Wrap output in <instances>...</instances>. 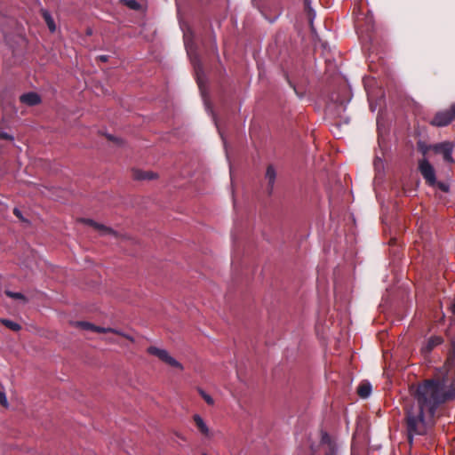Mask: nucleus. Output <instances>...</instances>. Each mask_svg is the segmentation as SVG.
<instances>
[{
    "label": "nucleus",
    "instance_id": "1a4fd4ad",
    "mask_svg": "<svg viewBox=\"0 0 455 455\" xmlns=\"http://www.w3.org/2000/svg\"><path fill=\"white\" fill-rule=\"evenodd\" d=\"M417 226H418V235L419 238L415 240L414 243V250L417 251L419 256L424 259L425 258V252H426V241L425 236L427 234V231L424 227V220H421L420 222L417 220Z\"/></svg>",
    "mask_w": 455,
    "mask_h": 455
},
{
    "label": "nucleus",
    "instance_id": "393cba45",
    "mask_svg": "<svg viewBox=\"0 0 455 455\" xmlns=\"http://www.w3.org/2000/svg\"><path fill=\"white\" fill-rule=\"evenodd\" d=\"M0 404L3 406H7V398L4 392L0 391Z\"/></svg>",
    "mask_w": 455,
    "mask_h": 455
},
{
    "label": "nucleus",
    "instance_id": "aec40b11",
    "mask_svg": "<svg viewBox=\"0 0 455 455\" xmlns=\"http://www.w3.org/2000/svg\"><path fill=\"white\" fill-rule=\"evenodd\" d=\"M194 421L196 426L197 427L198 430L203 435H208L209 428L207 427L206 424L204 423V419L197 414L194 415Z\"/></svg>",
    "mask_w": 455,
    "mask_h": 455
},
{
    "label": "nucleus",
    "instance_id": "9d476101",
    "mask_svg": "<svg viewBox=\"0 0 455 455\" xmlns=\"http://www.w3.org/2000/svg\"><path fill=\"white\" fill-rule=\"evenodd\" d=\"M321 445L324 448V455H339L337 444L326 432L322 434Z\"/></svg>",
    "mask_w": 455,
    "mask_h": 455
},
{
    "label": "nucleus",
    "instance_id": "7ed1b4c3",
    "mask_svg": "<svg viewBox=\"0 0 455 455\" xmlns=\"http://www.w3.org/2000/svg\"><path fill=\"white\" fill-rule=\"evenodd\" d=\"M452 170L451 165L435 169L428 163V187L441 204L446 203V195L450 193Z\"/></svg>",
    "mask_w": 455,
    "mask_h": 455
},
{
    "label": "nucleus",
    "instance_id": "39448f33",
    "mask_svg": "<svg viewBox=\"0 0 455 455\" xmlns=\"http://www.w3.org/2000/svg\"><path fill=\"white\" fill-rule=\"evenodd\" d=\"M282 5L278 0L267 3L261 9V13L270 23L275 22L282 14Z\"/></svg>",
    "mask_w": 455,
    "mask_h": 455
},
{
    "label": "nucleus",
    "instance_id": "4be33fe9",
    "mask_svg": "<svg viewBox=\"0 0 455 455\" xmlns=\"http://www.w3.org/2000/svg\"><path fill=\"white\" fill-rule=\"evenodd\" d=\"M5 294L7 297L9 298H12V299H20L22 300L24 303H27L28 302V299L25 297V295H23L22 293L20 292H15V291H5Z\"/></svg>",
    "mask_w": 455,
    "mask_h": 455
},
{
    "label": "nucleus",
    "instance_id": "6ab92c4d",
    "mask_svg": "<svg viewBox=\"0 0 455 455\" xmlns=\"http://www.w3.org/2000/svg\"><path fill=\"white\" fill-rule=\"evenodd\" d=\"M371 392V386L369 382L359 385L357 394L362 398H367Z\"/></svg>",
    "mask_w": 455,
    "mask_h": 455
},
{
    "label": "nucleus",
    "instance_id": "0eeeda50",
    "mask_svg": "<svg viewBox=\"0 0 455 455\" xmlns=\"http://www.w3.org/2000/svg\"><path fill=\"white\" fill-rule=\"evenodd\" d=\"M148 353L158 357L164 363L169 364L172 367L179 368L180 370H183V366L180 363H179L176 359L172 357L169 353L165 349H161L156 347H149L148 348Z\"/></svg>",
    "mask_w": 455,
    "mask_h": 455
},
{
    "label": "nucleus",
    "instance_id": "473e14b6",
    "mask_svg": "<svg viewBox=\"0 0 455 455\" xmlns=\"http://www.w3.org/2000/svg\"><path fill=\"white\" fill-rule=\"evenodd\" d=\"M204 455H206V454H204Z\"/></svg>",
    "mask_w": 455,
    "mask_h": 455
},
{
    "label": "nucleus",
    "instance_id": "f03ea898",
    "mask_svg": "<svg viewBox=\"0 0 455 455\" xmlns=\"http://www.w3.org/2000/svg\"><path fill=\"white\" fill-rule=\"evenodd\" d=\"M448 363L455 368V341L452 342V350L448 358ZM428 419L434 415V406L455 399V377L448 373H441L434 379H428Z\"/></svg>",
    "mask_w": 455,
    "mask_h": 455
},
{
    "label": "nucleus",
    "instance_id": "2eb2a0df",
    "mask_svg": "<svg viewBox=\"0 0 455 455\" xmlns=\"http://www.w3.org/2000/svg\"><path fill=\"white\" fill-rule=\"evenodd\" d=\"M132 176L135 180H150L156 178V174L148 171H140V170H133Z\"/></svg>",
    "mask_w": 455,
    "mask_h": 455
},
{
    "label": "nucleus",
    "instance_id": "a211bd4d",
    "mask_svg": "<svg viewBox=\"0 0 455 455\" xmlns=\"http://www.w3.org/2000/svg\"><path fill=\"white\" fill-rule=\"evenodd\" d=\"M303 1H304L305 11L307 13V18L309 20L310 28H311V30L313 32L314 29H315L314 26H313V20H314V18L315 16V13L314 10L311 7V0H303Z\"/></svg>",
    "mask_w": 455,
    "mask_h": 455
},
{
    "label": "nucleus",
    "instance_id": "c85d7f7f",
    "mask_svg": "<svg viewBox=\"0 0 455 455\" xmlns=\"http://www.w3.org/2000/svg\"><path fill=\"white\" fill-rule=\"evenodd\" d=\"M99 60L102 61V62H107L108 60V55H100L98 57Z\"/></svg>",
    "mask_w": 455,
    "mask_h": 455
},
{
    "label": "nucleus",
    "instance_id": "b1692460",
    "mask_svg": "<svg viewBox=\"0 0 455 455\" xmlns=\"http://www.w3.org/2000/svg\"><path fill=\"white\" fill-rule=\"evenodd\" d=\"M198 393L207 404H209V405L214 404L213 398L211 395H209L207 393H205L202 388H198Z\"/></svg>",
    "mask_w": 455,
    "mask_h": 455
},
{
    "label": "nucleus",
    "instance_id": "ddd939ff",
    "mask_svg": "<svg viewBox=\"0 0 455 455\" xmlns=\"http://www.w3.org/2000/svg\"><path fill=\"white\" fill-rule=\"evenodd\" d=\"M20 100L28 106H36L41 102L40 96L36 92H28L20 95Z\"/></svg>",
    "mask_w": 455,
    "mask_h": 455
},
{
    "label": "nucleus",
    "instance_id": "a878e982",
    "mask_svg": "<svg viewBox=\"0 0 455 455\" xmlns=\"http://www.w3.org/2000/svg\"><path fill=\"white\" fill-rule=\"evenodd\" d=\"M13 214L18 218L20 219L21 221H27L23 216H22V213L20 212V210H19L18 208H14L13 209Z\"/></svg>",
    "mask_w": 455,
    "mask_h": 455
},
{
    "label": "nucleus",
    "instance_id": "6e6552de",
    "mask_svg": "<svg viewBox=\"0 0 455 455\" xmlns=\"http://www.w3.org/2000/svg\"><path fill=\"white\" fill-rule=\"evenodd\" d=\"M455 118V103L449 109L436 113L431 121L435 126H446Z\"/></svg>",
    "mask_w": 455,
    "mask_h": 455
},
{
    "label": "nucleus",
    "instance_id": "f257e3e1",
    "mask_svg": "<svg viewBox=\"0 0 455 455\" xmlns=\"http://www.w3.org/2000/svg\"><path fill=\"white\" fill-rule=\"evenodd\" d=\"M411 392L413 401L404 406L403 422L408 442L411 444L415 435L427 434V379H423L417 387L411 386Z\"/></svg>",
    "mask_w": 455,
    "mask_h": 455
},
{
    "label": "nucleus",
    "instance_id": "7c9ffc66",
    "mask_svg": "<svg viewBox=\"0 0 455 455\" xmlns=\"http://www.w3.org/2000/svg\"><path fill=\"white\" fill-rule=\"evenodd\" d=\"M451 310L453 317L455 318V302L451 304Z\"/></svg>",
    "mask_w": 455,
    "mask_h": 455
},
{
    "label": "nucleus",
    "instance_id": "c756f323",
    "mask_svg": "<svg viewBox=\"0 0 455 455\" xmlns=\"http://www.w3.org/2000/svg\"><path fill=\"white\" fill-rule=\"evenodd\" d=\"M288 82H289V84H290V85L294 89V91H295L296 94H297L299 97H300V98H301V97H302V94H299V93L297 92V90H296L295 86L293 85V84H292L291 81H288Z\"/></svg>",
    "mask_w": 455,
    "mask_h": 455
},
{
    "label": "nucleus",
    "instance_id": "bb28decb",
    "mask_svg": "<svg viewBox=\"0 0 455 455\" xmlns=\"http://www.w3.org/2000/svg\"><path fill=\"white\" fill-rule=\"evenodd\" d=\"M127 5L134 10H137L139 7V4L135 0H130L127 2Z\"/></svg>",
    "mask_w": 455,
    "mask_h": 455
},
{
    "label": "nucleus",
    "instance_id": "2f4dec72",
    "mask_svg": "<svg viewBox=\"0 0 455 455\" xmlns=\"http://www.w3.org/2000/svg\"><path fill=\"white\" fill-rule=\"evenodd\" d=\"M108 139L109 140H112V141H117V140H118L117 139H116V138H115L114 136H112V135H108Z\"/></svg>",
    "mask_w": 455,
    "mask_h": 455
},
{
    "label": "nucleus",
    "instance_id": "412c9836",
    "mask_svg": "<svg viewBox=\"0 0 455 455\" xmlns=\"http://www.w3.org/2000/svg\"><path fill=\"white\" fill-rule=\"evenodd\" d=\"M0 323L3 325H4L6 328H8L13 331H19L21 329V326L19 323L13 322V321H11L9 319L1 318Z\"/></svg>",
    "mask_w": 455,
    "mask_h": 455
},
{
    "label": "nucleus",
    "instance_id": "5701e85b",
    "mask_svg": "<svg viewBox=\"0 0 455 455\" xmlns=\"http://www.w3.org/2000/svg\"><path fill=\"white\" fill-rule=\"evenodd\" d=\"M443 339L442 337L434 336L428 339V351L443 343Z\"/></svg>",
    "mask_w": 455,
    "mask_h": 455
},
{
    "label": "nucleus",
    "instance_id": "423d86ee",
    "mask_svg": "<svg viewBox=\"0 0 455 455\" xmlns=\"http://www.w3.org/2000/svg\"><path fill=\"white\" fill-rule=\"evenodd\" d=\"M73 324H74V326L78 327L83 330H85V331H91L100 332V333H106V332L116 333L117 335H121V336L126 338L127 339H129L131 341H133V339L131 336L126 335L116 329H113V328H103V327L96 326L93 323H91L89 322H84V321H77V322L73 323Z\"/></svg>",
    "mask_w": 455,
    "mask_h": 455
},
{
    "label": "nucleus",
    "instance_id": "f3484780",
    "mask_svg": "<svg viewBox=\"0 0 455 455\" xmlns=\"http://www.w3.org/2000/svg\"><path fill=\"white\" fill-rule=\"evenodd\" d=\"M41 14H42V17L44 20L49 30L51 32H54L56 30V25H55V22H54L52 15L50 14V12L46 10H42Z\"/></svg>",
    "mask_w": 455,
    "mask_h": 455
},
{
    "label": "nucleus",
    "instance_id": "9b49d317",
    "mask_svg": "<svg viewBox=\"0 0 455 455\" xmlns=\"http://www.w3.org/2000/svg\"><path fill=\"white\" fill-rule=\"evenodd\" d=\"M418 150L422 154V158L419 160V170L422 177L427 180V143L422 140H419Z\"/></svg>",
    "mask_w": 455,
    "mask_h": 455
},
{
    "label": "nucleus",
    "instance_id": "4468645a",
    "mask_svg": "<svg viewBox=\"0 0 455 455\" xmlns=\"http://www.w3.org/2000/svg\"><path fill=\"white\" fill-rule=\"evenodd\" d=\"M81 221L99 230L102 235H115L114 230H112L110 228L99 224L91 219H82Z\"/></svg>",
    "mask_w": 455,
    "mask_h": 455
},
{
    "label": "nucleus",
    "instance_id": "20e7f679",
    "mask_svg": "<svg viewBox=\"0 0 455 455\" xmlns=\"http://www.w3.org/2000/svg\"><path fill=\"white\" fill-rule=\"evenodd\" d=\"M453 144L450 141H443L434 145H428V151H432L435 156H441L443 160L451 164L454 160L452 158Z\"/></svg>",
    "mask_w": 455,
    "mask_h": 455
},
{
    "label": "nucleus",
    "instance_id": "dca6fc26",
    "mask_svg": "<svg viewBox=\"0 0 455 455\" xmlns=\"http://www.w3.org/2000/svg\"><path fill=\"white\" fill-rule=\"evenodd\" d=\"M276 173L272 165H268L266 171V179L267 180V190L271 193L275 181Z\"/></svg>",
    "mask_w": 455,
    "mask_h": 455
},
{
    "label": "nucleus",
    "instance_id": "f8f14e48",
    "mask_svg": "<svg viewBox=\"0 0 455 455\" xmlns=\"http://www.w3.org/2000/svg\"><path fill=\"white\" fill-rule=\"evenodd\" d=\"M187 52L189 56L191 62L196 73L197 79L199 80L201 73H203V64L201 63L198 55L193 52L192 46L186 44Z\"/></svg>",
    "mask_w": 455,
    "mask_h": 455
},
{
    "label": "nucleus",
    "instance_id": "cd10ccee",
    "mask_svg": "<svg viewBox=\"0 0 455 455\" xmlns=\"http://www.w3.org/2000/svg\"><path fill=\"white\" fill-rule=\"evenodd\" d=\"M0 138L4 140H12V137L6 132H0Z\"/></svg>",
    "mask_w": 455,
    "mask_h": 455
}]
</instances>
